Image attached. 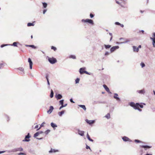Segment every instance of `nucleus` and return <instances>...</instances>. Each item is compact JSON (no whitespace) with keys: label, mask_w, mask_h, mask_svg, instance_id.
<instances>
[{"label":"nucleus","mask_w":155,"mask_h":155,"mask_svg":"<svg viewBox=\"0 0 155 155\" xmlns=\"http://www.w3.org/2000/svg\"><path fill=\"white\" fill-rule=\"evenodd\" d=\"M130 105L133 107L135 109H137L140 111H141L142 110L139 108V107L141 108L143 107V105L140 104L138 103L135 104L134 102H131L130 104Z\"/></svg>","instance_id":"f257e3e1"},{"label":"nucleus","mask_w":155,"mask_h":155,"mask_svg":"<svg viewBox=\"0 0 155 155\" xmlns=\"http://www.w3.org/2000/svg\"><path fill=\"white\" fill-rule=\"evenodd\" d=\"M116 3L121 6L125 8L124 5L127 3L126 0H116Z\"/></svg>","instance_id":"f03ea898"},{"label":"nucleus","mask_w":155,"mask_h":155,"mask_svg":"<svg viewBox=\"0 0 155 155\" xmlns=\"http://www.w3.org/2000/svg\"><path fill=\"white\" fill-rule=\"evenodd\" d=\"M81 21L83 23H88L92 25L94 24L93 21L92 20L89 19H83L81 20Z\"/></svg>","instance_id":"7ed1b4c3"},{"label":"nucleus","mask_w":155,"mask_h":155,"mask_svg":"<svg viewBox=\"0 0 155 155\" xmlns=\"http://www.w3.org/2000/svg\"><path fill=\"white\" fill-rule=\"evenodd\" d=\"M48 60L49 62L51 64H54L57 61L56 59L54 57H48Z\"/></svg>","instance_id":"20e7f679"},{"label":"nucleus","mask_w":155,"mask_h":155,"mask_svg":"<svg viewBox=\"0 0 155 155\" xmlns=\"http://www.w3.org/2000/svg\"><path fill=\"white\" fill-rule=\"evenodd\" d=\"M86 68H80L79 70L80 73L81 74H83V73H85L87 74H89V73L87 71H85Z\"/></svg>","instance_id":"39448f33"},{"label":"nucleus","mask_w":155,"mask_h":155,"mask_svg":"<svg viewBox=\"0 0 155 155\" xmlns=\"http://www.w3.org/2000/svg\"><path fill=\"white\" fill-rule=\"evenodd\" d=\"M31 137L29 135V133H28V135L25 137V139L23 140V141H27L28 142L30 140V139H29Z\"/></svg>","instance_id":"423d86ee"},{"label":"nucleus","mask_w":155,"mask_h":155,"mask_svg":"<svg viewBox=\"0 0 155 155\" xmlns=\"http://www.w3.org/2000/svg\"><path fill=\"white\" fill-rule=\"evenodd\" d=\"M119 48V47L118 46H113L110 48V51L111 52H113L116 49H118Z\"/></svg>","instance_id":"0eeeda50"},{"label":"nucleus","mask_w":155,"mask_h":155,"mask_svg":"<svg viewBox=\"0 0 155 155\" xmlns=\"http://www.w3.org/2000/svg\"><path fill=\"white\" fill-rule=\"evenodd\" d=\"M28 62L29 63L30 68V69H32L33 63L30 58H28Z\"/></svg>","instance_id":"6e6552de"},{"label":"nucleus","mask_w":155,"mask_h":155,"mask_svg":"<svg viewBox=\"0 0 155 155\" xmlns=\"http://www.w3.org/2000/svg\"><path fill=\"white\" fill-rule=\"evenodd\" d=\"M103 86L106 90V91L110 93H111V92L110 91L109 88L107 87L106 85L105 84H104Z\"/></svg>","instance_id":"1a4fd4ad"},{"label":"nucleus","mask_w":155,"mask_h":155,"mask_svg":"<svg viewBox=\"0 0 155 155\" xmlns=\"http://www.w3.org/2000/svg\"><path fill=\"white\" fill-rule=\"evenodd\" d=\"M122 139L124 141H131V140H130L129 138L125 136L124 137L122 138Z\"/></svg>","instance_id":"9d476101"},{"label":"nucleus","mask_w":155,"mask_h":155,"mask_svg":"<svg viewBox=\"0 0 155 155\" xmlns=\"http://www.w3.org/2000/svg\"><path fill=\"white\" fill-rule=\"evenodd\" d=\"M137 92L141 94H144L145 93V91L144 89H143L141 90H137Z\"/></svg>","instance_id":"9b49d317"},{"label":"nucleus","mask_w":155,"mask_h":155,"mask_svg":"<svg viewBox=\"0 0 155 155\" xmlns=\"http://www.w3.org/2000/svg\"><path fill=\"white\" fill-rule=\"evenodd\" d=\"M23 150V149L22 147L18 148H17L15 149L14 150V151L15 152H16L17 151H22Z\"/></svg>","instance_id":"f8f14e48"},{"label":"nucleus","mask_w":155,"mask_h":155,"mask_svg":"<svg viewBox=\"0 0 155 155\" xmlns=\"http://www.w3.org/2000/svg\"><path fill=\"white\" fill-rule=\"evenodd\" d=\"M53 109H54L53 107L52 106H51L50 107V109L47 111L48 113H49V114L51 113Z\"/></svg>","instance_id":"ddd939ff"},{"label":"nucleus","mask_w":155,"mask_h":155,"mask_svg":"<svg viewBox=\"0 0 155 155\" xmlns=\"http://www.w3.org/2000/svg\"><path fill=\"white\" fill-rule=\"evenodd\" d=\"M86 122L88 124H93L94 122V121L93 120H86Z\"/></svg>","instance_id":"4468645a"},{"label":"nucleus","mask_w":155,"mask_h":155,"mask_svg":"<svg viewBox=\"0 0 155 155\" xmlns=\"http://www.w3.org/2000/svg\"><path fill=\"white\" fill-rule=\"evenodd\" d=\"M78 134L81 136H83L84 135V131H81L80 130H78Z\"/></svg>","instance_id":"2eb2a0df"},{"label":"nucleus","mask_w":155,"mask_h":155,"mask_svg":"<svg viewBox=\"0 0 155 155\" xmlns=\"http://www.w3.org/2000/svg\"><path fill=\"white\" fill-rule=\"evenodd\" d=\"M118 96V94H117L115 93L114 94V97L115 99H116L117 101H120V99L118 97H117Z\"/></svg>","instance_id":"dca6fc26"},{"label":"nucleus","mask_w":155,"mask_h":155,"mask_svg":"<svg viewBox=\"0 0 155 155\" xmlns=\"http://www.w3.org/2000/svg\"><path fill=\"white\" fill-rule=\"evenodd\" d=\"M55 97L57 100L60 99L62 98V95L60 94L56 95Z\"/></svg>","instance_id":"f3484780"},{"label":"nucleus","mask_w":155,"mask_h":155,"mask_svg":"<svg viewBox=\"0 0 155 155\" xmlns=\"http://www.w3.org/2000/svg\"><path fill=\"white\" fill-rule=\"evenodd\" d=\"M133 48L134 51L135 52H138L139 50V48L135 46H133Z\"/></svg>","instance_id":"a211bd4d"},{"label":"nucleus","mask_w":155,"mask_h":155,"mask_svg":"<svg viewBox=\"0 0 155 155\" xmlns=\"http://www.w3.org/2000/svg\"><path fill=\"white\" fill-rule=\"evenodd\" d=\"M140 147L141 148H150L151 147H150L149 146H147V145H146V146L142 145V146H140Z\"/></svg>","instance_id":"6ab92c4d"},{"label":"nucleus","mask_w":155,"mask_h":155,"mask_svg":"<svg viewBox=\"0 0 155 155\" xmlns=\"http://www.w3.org/2000/svg\"><path fill=\"white\" fill-rule=\"evenodd\" d=\"M152 40V43L153 47H155V38H150Z\"/></svg>","instance_id":"aec40b11"},{"label":"nucleus","mask_w":155,"mask_h":155,"mask_svg":"<svg viewBox=\"0 0 155 155\" xmlns=\"http://www.w3.org/2000/svg\"><path fill=\"white\" fill-rule=\"evenodd\" d=\"M87 138L88 139V140L89 141H91V142L93 141V140L90 138V136L89 135L88 133H87Z\"/></svg>","instance_id":"412c9836"},{"label":"nucleus","mask_w":155,"mask_h":155,"mask_svg":"<svg viewBox=\"0 0 155 155\" xmlns=\"http://www.w3.org/2000/svg\"><path fill=\"white\" fill-rule=\"evenodd\" d=\"M25 46L26 47H31L34 49H36V47L34 45H25Z\"/></svg>","instance_id":"4be33fe9"},{"label":"nucleus","mask_w":155,"mask_h":155,"mask_svg":"<svg viewBox=\"0 0 155 155\" xmlns=\"http://www.w3.org/2000/svg\"><path fill=\"white\" fill-rule=\"evenodd\" d=\"M79 106L80 107L82 108L84 110H86V108L85 105H79Z\"/></svg>","instance_id":"5701e85b"},{"label":"nucleus","mask_w":155,"mask_h":155,"mask_svg":"<svg viewBox=\"0 0 155 155\" xmlns=\"http://www.w3.org/2000/svg\"><path fill=\"white\" fill-rule=\"evenodd\" d=\"M51 126L53 128H54L55 127H57V125L56 124H55L53 123H51Z\"/></svg>","instance_id":"b1692460"},{"label":"nucleus","mask_w":155,"mask_h":155,"mask_svg":"<svg viewBox=\"0 0 155 155\" xmlns=\"http://www.w3.org/2000/svg\"><path fill=\"white\" fill-rule=\"evenodd\" d=\"M104 46L105 48L106 49L109 48H110L111 47V46L110 45H105Z\"/></svg>","instance_id":"393cba45"},{"label":"nucleus","mask_w":155,"mask_h":155,"mask_svg":"<svg viewBox=\"0 0 155 155\" xmlns=\"http://www.w3.org/2000/svg\"><path fill=\"white\" fill-rule=\"evenodd\" d=\"M64 110H62V111H61V112H59L58 113V115L61 116H62V115L64 114Z\"/></svg>","instance_id":"a878e982"},{"label":"nucleus","mask_w":155,"mask_h":155,"mask_svg":"<svg viewBox=\"0 0 155 155\" xmlns=\"http://www.w3.org/2000/svg\"><path fill=\"white\" fill-rule=\"evenodd\" d=\"M54 95V92L52 90H51V93L50 95V97L51 98H52L53 97Z\"/></svg>","instance_id":"bb28decb"},{"label":"nucleus","mask_w":155,"mask_h":155,"mask_svg":"<svg viewBox=\"0 0 155 155\" xmlns=\"http://www.w3.org/2000/svg\"><path fill=\"white\" fill-rule=\"evenodd\" d=\"M105 117L108 119L110 118V113H108L105 115Z\"/></svg>","instance_id":"cd10ccee"},{"label":"nucleus","mask_w":155,"mask_h":155,"mask_svg":"<svg viewBox=\"0 0 155 155\" xmlns=\"http://www.w3.org/2000/svg\"><path fill=\"white\" fill-rule=\"evenodd\" d=\"M69 58H72L73 59H75L76 58V56L74 55H71L69 56Z\"/></svg>","instance_id":"c85d7f7f"},{"label":"nucleus","mask_w":155,"mask_h":155,"mask_svg":"<svg viewBox=\"0 0 155 155\" xmlns=\"http://www.w3.org/2000/svg\"><path fill=\"white\" fill-rule=\"evenodd\" d=\"M34 24L33 23H29L27 24V26L29 27L31 26H34Z\"/></svg>","instance_id":"c756f323"},{"label":"nucleus","mask_w":155,"mask_h":155,"mask_svg":"<svg viewBox=\"0 0 155 155\" xmlns=\"http://www.w3.org/2000/svg\"><path fill=\"white\" fill-rule=\"evenodd\" d=\"M39 134V133L37 132L34 134V137H36L38 136Z\"/></svg>","instance_id":"7c9ffc66"},{"label":"nucleus","mask_w":155,"mask_h":155,"mask_svg":"<svg viewBox=\"0 0 155 155\" xmlns=\"http://www.w3.org/2000/svg\"><path fill=\"white\" fill-rule=\"evenodd\" d=\"M45 124V122H43L41 124V125H40V127H39V128L37 130H39V129H40L43 126H44V124Z\"/></svg>","instance_id":"2f4dec72"},{"label":"nucleus","mask_w":155,"mask_h":155,"mask_svg":"<svg viewBox=\"0 0 155 155\" xmlns=\"http://www.w3.org/2000/svg\"><path fill=\"white\" fill-rule=\"evenodd\" d=\"M51 49L53 50L54 51H55L57 50L56 48L53 46L51 47Z\"/></svg>","instance_id":"473e14b6"},{"label":"nucleus","mask_w":155,"mask_h":155,"mask_svg":"<svg viewBox=\"0 0 155 155\" xmlns=\"http://www.w3.org/2000/svg\"><path fill=\"white\" fill-rule=\"evenodd\" d=\"M43 5L44 8H45L47 6V4L45 2L43 3Z\"/></svg>","instance_id":"72a5a7b5"},{"label":"nucleus","mask_w":155,"mask_h":155,"mask_svg":"<svg viewBox=\"0 0 155 155\" xmlns=\"http://www.w3.org/2000/svg\"><path fill=\"white\" fill-rule=\"evenodd\" d=\"M64 100H62L59 101L60 104L61 105H63Z\"/></svg>","instance_id":"f704fd0d"},{"label":"nucleus","mask_w":155,"mask_h":155,"mask_svg":"<svg viewBox=\"0 0 155 155\" xmlns=\"http://www.w3.org/2000/svg\"><path fill=\"white\" fill-rule=\"evenodd\" d=\"M5 118L7 121H8L9 120V117L7 115L5 116Z\"/></svg>","instance_id":"c9c22d12"},{"label":"nucleus","mask_w":155,"mask_h":155,"mask_svg":"<svg viewBox=\"0 0 155 155\" xmlns=\"http://www.w3.org/2000/svg\"><path fill=\"white\" fill-rule=\"evenodd\" d=\"M57 151L55 150L54 149H51V150L49 151V153H53V152H55Z\"/></svg>","instance_id":"e433bc0d"},{"label":"nucleus","mask_w":155,"mask_h":155,"mask_svg":"<svg viewBox=\"0 0 155 155\" xmlns=\"http://www.w3.org/2000/svg\"><path fill=\"white\" fill-rule=\"evenodd\" d=\"M134 141L137 143H140L142 142L141 141L139 140H134Z\"/></svg>","instance_id":"4c0bfd02"},{"label":"nucleus","mask_w":155,"mask_h":155,"mask_svg":"<svg viewBox=\"0 0 155 155\" xmlns=\"http://www.w3.org/2000/svg\"><path fill=\"white\" fill-rule=\"evenodd\" d=\"M19 70L20 71L24 72V69L22 68H18Z\"/></svg>","instance_id":"58836bf2"},{"label":"nucleus","mask_w":155,"mask_h":155,"mask_svg":"<svg viewBox=\"0 0 155 155\" xmlns=\"http://www.w3.org/2000/svg\"><path fill=\"white\" fill-rule=\"evenodd\" d=\"M46 78L47 80V81L48 84L49 85H50V83H49V81L48 79V76L47 75H46Z\"/></svg>","instance_id":"ea45409f"},{"label":"nucleus","mask_w":155,"mask_h":155,"mask_svg":"<svg viewBox=\"0 0 155 155\" xmlns=\"http://www.w3.org/2000/svg\"><path fill=\"white\" fill-rule=\"evenodd\" d=\"M50 130H48L45 132V133L46 134H47L50 132Z\"/></svg>","instance_id":"a19ab883"},{"label":"nucleus","mask_w":155,"mask_h":155,"mask_svg":"<svg viewBox=\"0 0 155 155\" xmlns=\"http://www.w3.org/2000/svg\"><path fill=\"white\" fill-rule=\"evenodd\" d=\"M80 79L79 78H77L76 80H75V82L76 83H78Z\"/></svg>","instance_id":"79ce46f5"},{"label":"nucleus","mask_w":155,"mask_h":155,"mask_svg":"<svg viewBox=\"0 0 155 155\" xmlns=\"http://www.w3.org/2000/svg\"><path fill=\"white\" fill-rule=\"evenodd\" d=\"M17 42H14L13 43V45L14 46H17Z\"/></svg>","instance_id":"37998d69"},{"label":"nucleus","mask_w":155,"mask_h":155,"mask_svg":"<svg viewBox=\"0 0 155 155\" xmlns=\"http://www.w3.org/2000/svg\"><path fill=\"white\" fill-rule=\"evenodd\" d=\"M140 65L142 68L144 67L145 66L143 62H141L140 64Z\"/></svg>","instance_id":"c03bdc74"},{"label":"nucleus","mask_w":155,"mask_h":155,"mask_svg":"<svg viewBox=\"0 0 155 155\" xmlns=\"http://www.w3.org/2000/svg\"><path fill=\"white\" fill-rule=\"evenodd\" d=\"M18 155H26V154L25 153H18Z\"/></svg>","instance_id":"a18cd8bd"},{"label":"nucleus","mask_w":155,"mask_h":155,"mask_svg":"<svg viewBox=\"0 0 155 155\" xmlns=\"http://www.w3.org/2000/svg\"><path fill=\"white\" fill-rule=\"evenodd\" d=\"M90 16L91 18H92L94 17V15L91 13L90 14Z\"/></svg>","instance_id":"49530a36"},{"label":"nucleus","mask_w":155,"mask_h":155,"mask_svg":"<svg viewBox=\"0 0 155 155\" xmlns=\"http://www.w3.org/2000/svg\"><path fill=\"white\" fill-rule=\"evenodd\" d=\"M115 24L116 25H120V23H119V22H116L115 23Z\"/></svg>","instance_id":"de8ad7c7"},{"label":"nucleus","mask_w":155,"mask_h":155,"mask_svg":"<svg viewBox=\"0 0 155 155\" xmlns=\"http://www.w3.org/2000/svg\"><path fill=\"white\" fill-rule=\"evenodd\" d=\"M153 38H155V33H153Z\"/></svg>","instance_id":"09e8293b"},{"label":"nucleus","mask_w":155,"mask_h":155,"mask_svg":"<svg viewBox=\"0 0 155 155\" xmlns=\"http://www.w3.org/2000/svg\"><path fill=\"white\" fill-rule=\"evenodd\" d=\"M86 148L87 149H89L91 150V149L90 147L89 146H88L87 145L86 146Z\"/></svg>","instance_id":"8fccbe9b"},{"label":"nucleus","mask_w":155,"mask_h":155,"mask_svg":"<svg viewBox=\"0 0 155 155\" xmlns=\"http://www.w3.org/2000/svg\"><path fill=\"white\" fill-rule=\"evenodd\" d=\"M109 34L111 36V37L110 39V41H111V39H112V34L111 33H109Z\"/></svg>","instance_id":"3c124183"},{"label":"nucleus","mask_w":155,"mask_h":155,"mask_svg":"<svg viewBox=\"0 0 155 155\" xmlns=\"http://www.w3.org/2000/svg\"><path fill=\"white\" fill-rule=\"evenodd\" d=\"M64 107L63 105H61V106L60 107L59 109H61L62 108Z\"/></svg>","instance_id":"603ef678"},{"label":"nucleus","mask_w":155,"mask_h":155,"mask_svg":"<svg viewBox=\"0 0 155 155\" xmlns=\"http://www.w3.org/2000/svg\"><path fill=\"white\" fill-rule=\"evenodd\" d=\"M70 101L73 103H74V102L73 101V100L72 99H71L70 100Z\"/></svg>","instance_id":"864d4df0"},{"label":"nucleus","mask_w":155,"mask_h":155,"mask_svg":"<svg viewBox=\"0 0 155 155\" xmlns=\"http://www.w3.org/2000/svg\"><path fill=\"white\" fill-rule=\"evenodd\" d=\"M120 25L121 27L122 28H123L124 27V25L121 24H120V25Z\"/></svg>","instance_id":"5fc2aeb1"},{"label":"nucleus","mask_w":155,"mask_h":155,"mask_svg":"<svg viewBox=\"0 0 155 155\" xmlns=\"http://www.w3.org/2000/svg\"><path fill=\"white\" fill-rule=\"evenodd\" d=\"M105 55H108L109 54V53L107 52H106L105 54Z\"/></svg>","instance_id":"6e6d98bb"},{"label":"nucleus","mask_w":155,"mask_h":155,"mask_svg":"<svg viewBox=\"0 0 155 155\" xmlns=\"http://www.w3.org/2000/svg\"><path fill=\"white\" fill-rule=\"evenodd\" d=\"M46 10H44L43 11V13L44 14H45V12H46Z\"/></svg>","instance_id":"4d7b16f0"},{"label":"nucleus","mask_w":155,"mask_h":155,"mask_svg":"<svg viewBox=\"0 0 155 155\" xmlns=\"http://www.w3.org/2000/svg\"><path fill=\"white\" fill-rule=\"evenodd\" d=\"M38 132L39 133V134H41L43 133V132L42 131H40Z\"/></svg>","instance_id":"13d9d810"},{"label":"nucleus","mask_w":155,"mask_h":155,"mask_svg":"<svg viewBox=\"0 0 155 155\" xmlns=\"http://www.w3.org/2000/svg\"><path fill=\"white\" fill-rule=\"evenodd\" d=\"M6 45H1V47L2 48L3 47H4Z\"/></svg>","instance_id":"bf43d9fd"},{"label":"nucleus","mask_w":155,"mask_h":155,"mask_svg":"<svg viewBox=\"0 0 155 155\" xmlns=\"http://www.w3.org/2000/svg\"><path fill=\"white\" fill-rule=\"evenodd\" d=\"M129 41V40H126L124 41L123 42L124 43H126V42H127L128 41Z\"/></svg>","instance_id":"052dcab7"},{"label":"nucleus","mask_w":155,"mask_h":155,"mask_svg":"<svg viewBox=\"0 0 155 155\" xmlns=\"http://www.w3.org/2000/svg\"><path fill=\"white\" fill-rule=\"evenodd\" d=\"M140 32H141L142 33H143V34L144 33V31H143V30H141V31H140Z\"/></svg>","instance_id":"680f3d73"},{"label":"nucleus","mask_w":155,"mask_h":155,"mask_svg":"<svg viewBox=\"0 0 155 155\" xmlns=\"http://www.w3.org/2000/svg\"><path fill=\"white\" fill-rule=\"evenodd\" d=\"M38 125H37L36 126H35V128H37L38 127Z\"/></svg>","instance_id":"e2e57ef3"},{"label":"nucleus","mask_w":155,"mask_h":155,"mask_svg":"<svg viewBox=\"0 0 155 155\" xmlns=\"http://www.w3.org/2000/svg\"><path fill=\"white\" fill-rule=\"evenodd\" d=\"M4 151H0V154L2 153H4Z\"/></svg>","instance_id":"0e129e2a"},{"label":"nucleus","mask_w":155,"mask_h":155,"mask_svg":"<svg viewBox=\"0 0 155 155\" xmlns=\"http://www.w3.org/2000/svg\"><path fill=\"white\" fill-rule=\"evenodd\" d=\"M138 48H141V45H139Z\"/></svg>","instance_id":"69168bd1"},{"label":"nucleus","mask_w":155,"mask_h":155,"mask_svg":"<svg viewBox=\"0 0 155 155\" xmlns=\"http://www.w3.org/2000/svg\"><path fill=\"white\" fill-rule=\"evenodd\" d=\"M67 104H65L64 105H63V106H64V107H65L66 106H67Z\"/></svg>","instance_id":"338daca9"},{"label":"nucleus","mask_w":155,"mask_h":155,"mask_svg":"<svg viewBox=\"0 0 155 155\" xmlns=\"http://www.w3.org/2000/svg\"><path fill=\"white\" fill-rule=\"evenodd\" d=\"M31 39H32V38H33V36L32 35H31Z\"/></svg>","instance_id":"774afa93"}]
</instances>
